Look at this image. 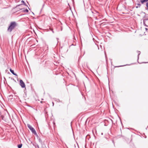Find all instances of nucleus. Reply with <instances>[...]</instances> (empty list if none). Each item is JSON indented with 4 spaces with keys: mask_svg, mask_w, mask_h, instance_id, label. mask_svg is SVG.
<instances>
[{
    "mask_svg": "<svg viewBox=\"0 0 148 148\" xmlns=\"http://www.w3.org/2000/svg\"><path fill=\"white\" fill-rule=\"evenodd\" d=\"M17 24L15 22L13 21L11 22L10 23V25L8 28V31L10 32H11L12 30L15 27L17 26Z\"/></svg>",
    "mask_w": 148,
    "mask_h": 148,
    "instance_id": "1",
    "label": "nucleus"
},
{
    "mask_svg": "<svg viewBox=\"0 0 148 148\" xmlns=\"http://www.w3.org/2000/svg\"><path fill=\"white\" fill-rule=\"evenodd\" d=\"M27 126L33 134H34L36 136H38V135L36 132V131L34 128L32 127V126L29 124L27 125Z\"/></svg>",
    "mask_w": 148,
    "mask_h": 148,
    "instance_id": "2",
    "label": "nucleus"
},
{
    "mask_svg": "<svg viewBox=\"0 0 148 148\" xmlns=\"http://www.w3.org/2000/svg\"><path fill=\"white\" fill-rule=\"evenodd\" d=\"M143 23L145 26L148 27V18L144 19Z\"/></svg>",
    "mask_w": 148,
    "mask_h": 148,
    "instance_id": "3",
    "label": "nucleus"
},
{
    "mask_svg": "<svg viewBox=\"0 0 148 148\" xmlns=\"http://www.w3.org/2000/svg\"><path fill=\"white\" fill-rule=\"evenodd\" d=\"M20 85L21 87L22 88H24L25 87V84L22 80L20 79Z\"/></svg>",
    "mask_w": 148,
    "mask_h": 148,
    "instance_id": "4",
    "label": "nucleus"
},
{
    "mask_svg": "<svg viewBox=\"0 0 148 148\" xmlns=\"http://www.w3.org/2000/svg\"><path fill=\"white\" fill-rule=\"evenodd\" d=\"M10 72L14 75H15V76H17V74H16V73H14V71L13 70H12V69H10Z\"/></svg>",
    "mask_w": 148,
    "mask_h": 148,
    "instance_id": "5",
    "label": "nucleus"
},
{
    "mask_svg": "<svg viewBox=\"0 0 148 148\" xmlns=\"http://www.w3.org/2000/svg\"><path fill=\"white\" fill-rule=\"evenodd\" d=\"M37 136V138L38 139V140L39 142H40V143L41 144H42V140L38 137V136Z\"/></svg>",
    "mask_w": 148,
    "mask_h": 148,
    "instance_id": "6",
    "label": "nucleus"
},
{
    "mask_svg": "<svg viewBox=\"0 0 148 148\" xmlns=\"http://www.w3.org/2000/svg\"><path fill=\"white\" fill-rule=\"evenodd\" d=\"M148 1V0H140V2L142 4H143L144 3L147 2Z\"/></svg>",
    "mask_w": 148,
    "mask_h": 148,
    "instance_id": "7",
    "label": "nucleus"
},
{
    "mask_svg": "<svg viewBox=\"0 0 148 148\" xmlns=\"http://www.w3.org/2000/svg\"><path fill=\"white\" fill-rule=\"evenodd\" d=\"M137 53H138V60L139 59V55H140V51H137Z\"/></svg>",
    "mask_w": 148,
    "mask_h": 148,
    "instance_id": "8",
    "label": "nucleus"
},
{
    "mask_svg": "<svg viewBox=\"0 0 148 148\" xmlns=\"http://www.w3.org/2000/svg\"><path fill=\"white\" fill-rule=\"evenodd\" d=\"M22 144H20L18 145V148H21L22 147Z\"/></svg>",
    "mask_w": 148,
    "mask_h": 148,
    "instance_id": "9",
    "label": "nucleus"
},
{
    "mask_svg": "<svg viewBox=\"0 0 148 148\" xmlns=\"http://www.w3.org/2000/svg\"><path fill=\"white\" fill-rule=\"evenodd\" d=\"M137 5H138V6H136V8H138V7L140 8V6H141V4L140 3H138V4H137Z\"/></svg>",
    "mask_w": 148,
    "mask_h": 148,
    "instance_id": "10",
    "label": "nucleus"
},
{
    "mask_svg": "<svg viewBox=\"0 0 148 148\" xmlns=\"http://www.w3.org/2000/svg\"><path fill=\"white\" fill-rule=\"evenodd\" d=\"M23 12H29V11H28V10H27V9H26L23 10Z\"/></svg>",
    "mask_w": 148,
    "mask_h": 148,
    "instance_id": "11",
    "label": "nucleus"
},
{
    "mask_svg": "<svg viewBox=\"0 0 148 148\" xmlns=\"http://www.w3.org/2000/svg\"><path fill=\"white\" fill-rule=\"evenodd\" d=\"M55 101H56L57 102H60V100L58 99H55Z\"/></svg>",
    "mask_w": 148,
    "mask_h": 148,
    "instance_id": "12",
    "label": "nucleus"
},
{
    "mask_svg": "<svg viewBox=\"0 0 148 148\" xmlns=\"http://www.w3.org/2000/svg\"><path fill=\"white\" fill-rule=\"evenodd\" d=\"M34 145L35 146V147H37L38 148H39V146L37 144H36V145Z\"/></svg>",
    "mask_w": 148,
    "mask_h": 148,
    "instance_id": "13",
    "label": "nucleus"
},
{
    "mask_svg": "<svg viewBox=\"0 0 148 148\" xmlns=\"http://www.w3.org/2000/svg\"><path fill=\"white\" fill-rule=\"evenodd\" d=\"M21 2L23 3H24V5H26L24 1H23L22 0L21 1Z\"/></svg>",
    "mask_w": 148,
    "mask_h": 148,
    "instance_id": "14",
    "label": "nucleus"
},
{
    "mask_svg": "<svg viewBox=\"0 0 148 148\" xmlns=\"http://www.w3.org/2000/svg\"><path fill=\"white\" fill-rule=\"evenodd\" d=\"M146 6L147 8H148V2H147L146 4Z\"/></svg>",
    "mask_w": 148,
    "mask_h": 148,
    "instance_id": "15",
    "label": "nucleus"
},
{
    "mask_svg": "<svg viewBox=\"0 0 148 148\" xmlns=\"http://www.w3.org/2000/svg\"><path fill=\"white\" fill-rule=\"evenodd\" d=\"M122 65V66H116V67H121V66H126V65Z\"/></svg>",
    "mask_w": 148,
    "mask_h": 148,
    "instance_id": "16",
    "label": "nucleus"
},
{
    "mask_svg": "<svg viewBox=\"0 0 148 148\" xmlns=\"http://www.w3.org/2000/svg\"><path fill=\"white\" fill-rule=\"evenodd\" d=\"M22 5V4H19V5H17L16 6V7H18V6H21V5Z\"/></svg>",
    "mask_w": 148,
    "mask_h": 148,
    "instance_id": "17",
    "label": "nucleus"
},
{
    "mask_svg": "<svg viewBox=\"0 0 148 148\" xmlns=\"http://www.w3.org/2000/svg\"><path fill=\"white\" fill-rule=\"evenodd\" d=\"M145 30L146 31H147V29H148L147 28H145Z\"/></svg>",
    "mask_w": 148,
    "mask_h": 148,
    "instance_id": "18",
    "label": "nucleus"
},
{
    "mask_svg": "<svg viewBox=\"0 0 148 148\" xmlns=\"http://www.w3.org/2000/svg\"><path fill=\"white\" fill-rule=\"evenodd\" d=\"M51 30H52V32L53 33H54V32H53V29H52Z\"/></svg>",
    "mask_w": 148,
    "mask_h": 148,
    "instance_id": "19",
    "label": "nucleus"
},
{
    "mask_svg": "<svg viewBox=\"0 0 148 148\" xmlns=\"http://www.w3.org/2000/svg\"><path fill=\"white\" fill-rule=\"evenodd\" d=\"M52 103H53V105H54V103L53 102H52Z\"/></svg>",
    "mask_w": 148,
    "mask_h": 148,
    "instance_id": "20",
    "label": "nucleus"
},
{
    "mask_svg": "<svg viewBox=\"0 0 148 148\" xmlns=\"http://www.w3.org/2000/svg\"><path fill=\"white\" fill-rule=\"evenodd\" d=\"M112 142L114 144V141H113V140H112Z\"/></svg>",
    "mask_w": 148,
    "mask_h": 148,
    "instance_id": "21",
    "label": "nucleus"
},
{
    "mask_svg": "<svg viewBox=\"0 0 148 148\" xmlns=\"http://www.w3.org/2000/svg\"><path fill=\"white\" fill-rule=\"evenodd\" d=\"M44 5H45L44 4H43V7L44 6Z\"/></svg>",
    "mask_w": 148,
    "mask_h": 148,
    "instance_id": "22",
    "label": "nucleus"
},
{
    "mask_svg": "<svg viewBox=\"0 0 148 148\" xmlns=\"http://www.w3.org/2000/svg\"><path fill=\"white\" fill-rule=\"evenodd\" d=\"M58 39H58V38H57V40H58Z\"/></svg>",
    "mask_w": 148,
    "mask_h": 148,
    "instance_id": "23",
    "label": "nucleus"
},
{
    "mask_svg": "<svg viewBox=\"0 0 148 148\" xmlns=\"http://www.w3.org/2000/svg\"><path fill=\"white\" fill-rule=\"evenodd\" d=\"M28 9L29 10H30V9L29 8H28Z\"/></svg>",
    "mask_w": 148,
    "mask_h": 148,
    "instance_id": "24",
    "label": "nucleus"
},
{
    "mask_svg": "<svg viewBox=\"0 0 148 148\" xmlns=\"http://www.w3.org/2000/svg\"><path fill=\"white\" fill-rule=\"evenodd\" d=\"M28 9L29 10H30V9L29 8H28Z\"/></svg>",
    "mask_w": 148,
    "mask_h": 148,
    "instance_id": "25",
    "label": "nucleus"
},
{
    "mask_svg": "<svg viewBox=\"0 0 148 148\" xmlns=\"http://www.w3.org/2000/svg\"><path fill=\"white\" fill-rule=\"evenodd\" d=\"M28 9L29 10H30V9L29 8H28Z\"/></svg>",
    "mask_w": 148,
    "mask_h": 148,
    "instance_id": "26",
    "label": "nucleus"
},
{
    "mask_svg": "<svg viewBox=\"0 0 148 148\" xmlns=\"http://www.w3.org/2000/svg\"><path fill=\"white\" fill-rule=\"evenodd\" d=\"M147 10H148V9H147Z\"/></svg>",
    "mask_w": 148,
    "mask_h": 148,
    "instance_id": "27",
    "label": "nucleus"
}]
</instances>
